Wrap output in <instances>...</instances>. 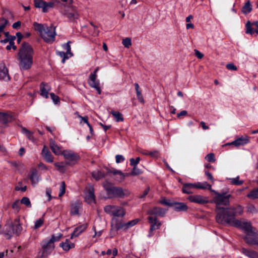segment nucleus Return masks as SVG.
I'll return each mask as SVG.
<instances>
[{
  "label": "nucleus",
  "instance_id": "33",
  "mask_svg": "<svg viewBox=\"0 0 258 258\" xmlns=\"http://www.w3.org/2000/svg\"><path fill=\"white\" fill-rule=\"evenodd\" d=\"M252 11V5L249 1H247L242 9V12L244 14H247Z\"/></svg>",
  "mask_w": 258,
  "mask_h": 258
},
{
  "label": "nucleus",
  "instance_id": "50",
  "mask_svg": "<svg viewBox=\"0 0 258 258\" xmlns=\"http://www.w3.org/2000/svg\"><path fill=\"white\" fill-rule=\"evenodd\" d=\"M65 191H66V184L64 181H62L60 183L58 196L59 197H61L62 195H64V194L65 193Z\"/></svg>",
  "mask_w": 258,
  "mask_h": 258
},
{
  "label": "nucleus",
  "instance_id": "37",
  "mask_svg": "<svg viewBox=\"0 0 258 258\" xmlns=\"http://www.w3.org/2000/svg\"><path fill=\"white\" fill-rule=\"evenodd\" d=\"M142 154L156 158L159 156V152L157 150H154L153 151H144L142 152Z\"/></svg>",
  "mask_w": 258,
  "mask_h": 258
},
{
  "label": "nucleus",
  "instance_id": "57",
  "mask_svg": "<svg viewBox=\"0 0 258 258\" xmlns=\"http://www.w3.org/2000/svg\"><path fill=\"white\" fill-rule=\"evenodd\" d=\"M90 24L93 27V32H92V35L97 36L99 33V30L97 26H96L92 22L90 23Z\"/></svg>",
  "mask_w": 258,
  "mask_h": 258
},
{
  "label": "nucleus",
  "instance_id": "25",
  "mask_svg": "<svg viewBox=\"0 0 258 258\" xmlns=\"http://www.w3.org/2000/svg\"><path fill=\"white\" fill-rule=\"evenodd\" d=\"M4 233L7 239H9L11 238L12 235L14 234L13 223H10L6 225Z\"/></svg>",
  "mask_w": 258,
  "mask_h": 258
},
{
  "label": "nucleus",
  "instance_id": "5",
  "mask_svg": "<svg viewBox=\"0 0 258 258\" xmlns=\"http://www.w3.org/2000/svg\"><path fill=\"white\" fill-rule=\"evenodd\" d=\"M35 30L38 31L44 41L48 43H52L55 40V28L48 27L41 24L34 22L33 24Z\"/></svg>",
  "mask_w": 258,
  "mask_h": 258
},
{
  "label": "nucleus",
  "instance_id": "4",
  "mask_svg": "<svg viewBox=\"0 0 258 258\" xmlns=\"http://www.w3.org/2000/svg\"><path fill=\"white\" fill-rule=\"evenodd\" d=\"M103 186L109 199L114 198H124L128 196L130 194L128 190L123 189L121 187L115 186L107 181L103 183Z\"/></svg>",
  "mask_w": 258,
  "mask_h": 258
},
{
  "label": "nucleus",
  "instance_id": "40",
  "mask_svg": "<svg viewBox=\"0 0 258 258\" xmlns=\"http://www.w3.org/2000/svg\"><path fill=\"white\" fill-rule=\"evenodd\" d=\"M142 173L143 171L141 169H139L137 166H133L132 172L131 173H126V176L138 175L142 174Z\"/></svg>",
  "mask_w": 258,
  "mask_h": 258
},
{
  "label": "nucleus",
  "instance_id": "7",
  "mask_svg": "<svg viewBox=\"0 0 258 258\" xmlns=\"http://www.w3.org/2000/svg\"><path fill=\"white\" fill-rule=\"evenodd\" d=\"M40 245L41 248L38 252V256L40 258L47 256L54 249V244H52L48 239L43 240Z\"/></svg>",
  "mask_w": 258,
  "mask_h": 258
},
{
  "label": "nucleus",
  "instance_id": "48",
  "mask_svg": "<svg viewBox=\"0 0 258 258\" xmlns=\"http://www.w3.org/2000/svg\"><path fill=\"white\" fill-rule=\"evenodd\" d=\"M8 24V21L7 19L4 18H0V33L3 31Z\"/></svg>",
  "mask_w": 258,
  "mask_h": 258
},
{
  "label": "nucleus",
  "instance_id": "26",
  "mask_svg": "<svg viewBox=\"0 0 258 258\" xmlns=\"http://www.w3.org/2000/svg\"><path fill=\"white\" fill-rule=\"evenodd\" d=\"M174 210L177 212L180 211H186L188 209L187 206L183 203H173V206Z\"/></svg>",
  "mask_w": 258,
  "mask_h": 258
},
{
  "label": "nucleus",
  "instance_id": "64",
  "mask_svg": "<svg viewBox=\"0 0 258 258\" xmlns=\"http://www.w3.org/2000/svg\"><path fill=\"white\" fill-rule=\"evenodd\" d=\"M124 158L121 155H117L115 156L116 162L119 163L121 162H123L124 160Z\"/></svg>",
  "mask_w": 258,
  "mask_h": 258
},
{
  "label": "nucleus",
  "instance_id": "27",
  "mask_svg": "<svg viewBox=\"0 0 258 258\" xmlns=\"http://www.w3.org/2000/svg\"><path fill=\"white\" fill-rule=\"evenodd\" d=\"M59 246L61 247L63 250L68 251L70 249L75 247V244L70 242L68 239H66L65 242L60 243Z\"/></svg>",
  "mask_w": 258,
  "mask_h": 258
},
{
  "label": "nucleus",
  "instance_id": "42",
  "mask_svg": "<svg viewBox=\"0 0 258 258\" xmlns=\"http://www.w3.org/2000/svg\"><path fill=\"white\" fill-rule=\"evenodd\" d=\"M253 25V23H251L249 21H247L246 25V34H250L252 35L254 33V31L253 30V29L252 28L251 26Z\"/></svg>",
  "mask_w": 258,
  "mask_h": 258
},
{
  "label": "nucleus",
  "instance_id": "30",
  "mask_svg": "<svg viewBox=\"0 0 258 258\" xmlns=\"http://www.w3.org/2000/svg\"><path fill=\"white\" fill-rule=\"evenodd\" d=\"M242 252L249 258H258V253L254 250L242 248Z\"/></svg>",
  "mask_w": 258,
  "mask_h": 258
},
{
  "label": "nucleus",
  "instance_id": "19",
  "mask_svg": "<svg viewBox=\"0 0 258 258\" xmlns=\"http://www.w3.org/2000/svg\"><path fill=\"white\" fill-rule=\"evenodd\" d=\"M10 79L8 74V70L5 63H0V80L8 81Z\"/></svg>",
  "mask_w": 258,
  "mask_h": 258
},
{
  "label": "nucleus",
  "instance_id": "51",
  "mask_svg": "<svg viewBox=\"0 0 258 258\" xmlns=\"http://www.w3.org/2000/svg\"><path fill=\"white\" fill-rule=\"evenodd\" d=\"M21 203L26 205L28 207H31L30 201L27 197H23L21 200Z\"/></svg>",
  "mask_w": 258,
  "mask_h": 258
},
{
  "label": "nucleus",
  "instance_id": "20",
  "mask_svg": "<svg viewBox=\"0 0 258 258\" xmlns=\"http://www.w3.org/2000/svg\"><path fill=\"white\" fill-rule=\"evenodd\" d=\"M88 227L87 223L83 224L80 226L77 227L73 232L71 234V239H73L74 237H78L82 233L85 231Z\"/></svg>",
  "mask_w": 258,
  "mask_h": 258
},
{
  "label": "nucleus",
  "instance_id": "10",
  "mask_svg": "<svg viewBox=\"0 0 258 258\" xmlns=\"http://www.w3.org/2000/svg\"><path fill=\"white\" fill-rule=\"evenodd\" d=\"M104 210L107 214L114 217H122L125 213L122 207L116 206L107 205L104 208Z\"/></svg>",
  "mask_w": 258,
  "mask_h": 258
},
{
  "label": "nucleus",
  "instance_id": "16",
  "mask_svg": "<svg viewBox=\"0 0 258 258\" xmlns=\"http://www.w3.org/2000/svg\"><path fill=\"white\" fill-rule=\"evenodd\" d=\"M15 117L11 112H0V122L3 124H7L15 120Z\"/></svg>",
  "mask_w": 258,
  "mask_h": 258
},
{
  "label": "nucleus",
  "instance_id": "43",
  "mask_svg": "<svg viewBox=\"0 0 258 258\" xmlns=\"http://www.w3.org/2000/svg\"><path fill=\"white\" fill-rule=\"evenodd\" d=\"M229 180L230 181L231 183L233 185H240L243 183V180H239V176L235 178H229Z\"/></svg>",
  "mask_w": 258,
  "mask_h": 258
},
{
  "label": "nucleus",
  "instance_id": "21",
  "mask_svg": "<svg viewBox=\"0 0 258 258\" xmlns=\"http://www.w3.org/2000/svg\"><path fill=\"white\" fill-rule=\"evenodd\" d=\"M111 227L112 229H114L116 231L123 228L125 230V223H123L116 218H113L111 222Z\"/></svg>",
  "mask_w": 258,
  "mask_h": 258
},
{
  "label": "nucleus",
  "instance_id": "22",
  "mask_svg": "<svg viewBox=\"0 0 258 258\" xmlns=\"http://www.w3.org/2000/svg\"><path fill=\"white\" fill-rule=\"evenodd\" d=\"M50 90V87L47 83L42 82L40 85V95L45 98H48V92Z\"/></svg>",
  "mask_w": 258,
  "mask_h": 258
},
{
  "label": "nucleus",
  "instance_id": "41",
  "mask_svg": "<svg viewBox=\"0 0 258 258\" xmlns=\"http://www.w3.org/2000/svg\"><path fill=\"white\" fill-rule=\"evenodd\" d=\"M54 165L57 168L59 172L64 173L66 171V167L62 162L55 163Z\"/></svg>",
  "mask_w": 258,
  "mask_h": 258
},
{
  "label": "nucleus",
  "instance_id": "60",
  "mask_svg": "<svg viewBox=\"0 0 258 258\" xmlns=\"http://www.w3.org/2000/svg\"><path fill=\"white\" fill-rule=\"evenodd\" d=\"M247 211L250 213H256L257 212L256 208L253 205H250L248 207Z\"/></svg>",
  "mask_w": 258,
  "mask_h": 258
},
{
  "label": "nucleus",
  "instance_id": "23",
  "mask_svg": "<svg viewBox=\"0 0 258 258\" xmlns=\"http://www.w3.org/2000/svg\"><path fill=\"white\" fill-rule=\"evenodd\" d=\"M85 200L89 204L95 202L94 189L93 186L89 187Z\"/></svg>",
  "mask_w": 258,
  "mask_h": 258
},
{
  "label": "nucleus",
  "instance_id": "39",
  "mask_svg": "<svg viewBox=\"0 0 258 258\" xmlns=\"http://www.w3.org/2000/svg\"><path fill=\"white\" fill-rule=\"evenodd\" d=\"M111 113L113 115V116L115 118V120L117 122L123 121V117L122 116V115L119 111L113 110V111H111Z\"/></svg>",
  "mask_w": 258,
  "mask_h": 258
},
{
  "label": "nucleus",
  "instance_id": "54",
  "mask_svg": "<svg viewBox=\"0 0 258 258\" xmlns=\"http://www.w3.org/2000/svg\"><path fill=\"white\" fill-rule=\"evenodd\" d=\"M140 161V158L137 157L136 159L134 158H131L130 159V165L132 166H136L139 164Z\"/></svg>",
  "mask_w": 258,
  "mask_h": 258
},
{
  "label": "nucleus",
  "instance_id": "45",
  "mask_svg": "<svg viewBox=\"0 0 258 258\" xmlns=\"http://www.w3.org/2000/svg\"><path fill=\"white\" fill-rule=\"evenodd\" d=\"M247 197L251 199H258V188L251 191Z\"/></svg>",
  "mask_w": 258,
  "mask_h": 258
},
{
  "label": "nucleus",
  "instance_id": "8",
  "mask_svg": "<svg viewBox=\"0 0 258 258\" xmlns=\"http://www.w3.org/2000/svg\"><path fill=\"white\" fill-rule=\"evenodd\" d=\"M212 192L215 194V196L213 198V201L217 205L227 206L229 204V199L231 197L230 194H220L214 190Z\"/></svg>",
  "mask_w": 258,
  "mask_h": 258
},
{
  "label": "nucleus",
  "instance_id": "53",
  "mask_svg": "<svg viewBox=\"0 0 258 258\" xmlns=\"http://www.w3.org/2000/svg\"><path fill=\"white\" fill-rule=\"evenodd\" d=\"M138 220L136 219V220H133L130 221L127 223H125V230L127 229L129 227L134 226L138 223Z\"/></svg>",
  "mask_w": 258,
  "mask_h": 258
},
{
  "label": "nucleus",
  "instance_id": "46",
  "mask_svg": "<svg viewBox=\"0 0 258 258\" xmlns=\"http://www.w3.org/2000/svg\"><path fill=\"white\" fill-rule=\"evenodd\" d=\"M57 54L62 58L61 62L63 63L65 62L66 59H68L70 57V55L68 54L67 52H64L63 51H58L57 52Z\"/></svg>",
  "mask_w": 258,
  "mask_h": 258
},
{
  "label": "nucleus",
  "instance_id": "1",
  "mask_svg": "<svg viewBox=\"0 0 258 258\" xmlns=\"http://www.w3.org/2000/svg\"><path fill=\"white\" fill-rule=\"evenodd\" d=\"M222 222H226L227 224L241 229L246 234L243 237L245 242L249 245L258 246V231L252 226L250 222L242 221L233 218L226 219V220H224Z\"/></svg>",
  "mask_w": 258,
  "mask_h": 258
},
{
  "label": "nucleus",
  "instance_id": "29",
  "mask_svg": "<svg viewBox=\"0 0 258 258\" xmlns=\"http://www.w3.org/2000/svg\"><path fill=\"white\" fill-rule=\"evenodd\" d=\"M29 178L30 179L32 185H35L38 182L37 177V171L36 169L33 168L31 170V173L29 175Z\"/></svg>",
  "mask_w": 258,
  "mask_h": 258
},
{
  "label": "nucleus",
  "instance_id": "15",
  "mask_svg": "<svg viewBox=\"0 0 258 258\" xmlns=\"http://www.w3.org/2000/svg\"><path fill=\"white\" fill-rule=\"evenodd\" d=\"M166 210L158 207H155L153 208H151L148 210L147 212V214L149 215V216H153L160 217H164Z\"/></svg>",
  "mask_w": 258,
  "mask_h": 258
},
{
  "label": "nucleus",
  "instance_id": "44",
  "mask_svg": "<svg viewBox=\"0 0 258 258\" xmlns=\"http://www.w3.org/2000/svg\"><path fill=\"white\" fill-rule=\"evenodd\" d=\"M62 237V234L61 233H58L57 235H55L53 234L51 236L50 239H48V240L52 243V244H54L55 242L58 241Z\"/></svg>",
  "mask_w": 258,
  "mask_h": 258
},
{
  "label": "nucleus",
  "instance_id": "24",
  "mask_svg": "<svg viewBox=\"0 0 258 258\" xmlns=\"http://www.w3.org/2000/svg\"><path fill=\"white\" fill-rule=\"evenodd\" d=\"M195 188L197 189H208L211 191H212L213 190L212 189V185L209 184L207 182L205 181L203 182H197L194 183Z\"/></svg>",
  "mask_w": 258,
  "mask_h": 258
},
{
  "label": "nucleus",
  "instance_id": "9",
  "mask_svg": "<svg viewBox=\"0 0 258 258\" xmlns=\"http://www.w3.org/2000/svg\"><path fill=\"white\" fill-rule=\"evenodd\" d=\"M59 3L58 0H52L49 2H46L42 0H34V4L36 8H41L43 13H46L49 9L53 8L55 4Z\"/></svg>",
  "mask_w": 258,
  "mask_h": 258
},
{
  "label": "nucleus",
  "instance_id": "13",
  "mask_svg": "<svg viewBox=\"0 0 258 258\" xmlns=\"http://www.w3.org/2000/svg\"><path fill=\"white\" fill-rule=\"evenodd\" d=\"M99 70V67L96 68L93 73L90 74L88 83L89 85L92 87L96 89L98 94L101 93V90L99 87V81L97 80V72Z\"/></svg>",
  "mask_w": 258,
  "mask_h": 258
},
{
  "label": "nucleus",
  "instance_id": "6",
  "mask_svg": "<svg viewBox=\"0 0 258 258\" xmlns=\"http://www.w3.org/2000/svg\"><path fill=\"white\" fill-rule=\"evenodd\" d=\"M62 2L66 3V5L63 6V9L61 11L62 14L69 19L70 21H74L79 19L80 15L75 6L72 5L73 0H61Z\"/></svg>",
  "mask_w": 258,
  "mask_h": 258
},
{
  "label": "nucleus",
  "instance_id": "35",
  "mask_svg": "<svg viewBox=\"0 0 258 258\" xmlns=\"http://www.w3.org/2000/svg\"><path fill=\"white\" fill-rule=\"evenodd\" d=\"M80 208V204L76 202L71 204V214L72 215L79 214V210Z\"/></svg>",
  "mask_w": 258,
  "mask_h": 258
},
{
  "label": "nucleus",
  "instance_id": "28",
  "mask_svg": "<svg viewBox=\"0 0 258 258\" xmlns=\"http://www.w3.org/2000/svg\"><path fill=\"white\" fill-rule=\"evenodd\" d=\"M195 189L194 183H187L183 184L182 191L183 193L190 194L193 193V189Z\"/></svg>",
  "mask_w": 258,
  "mask_h": 258
},
{
  "label": "nucleus",
  "instance_id": "36",
  "mask_svg": "<svg viewBox=\"0 0 258 258\" xmlns=\"http://www.w3.org/2000/svg\"><path fill=\"white\" fill-rule=\"evenodd\" d=\"M135 89L137 93V97L140 102L143 103L144 102L143 97L142 95L141 90L140 89L139 85L138 83L135 84Z\"/></svg>",
  "mask_w": 258,
  "mask_h": 258
},
{
  "label": "nucleus",
  "instance_id": "14",
  "mask_svg": "<svg viewBox=\"0 0 258 258\" xmlns=\"http://www.w3.org/2000/svg\"><path fill=\"white\" fill-rule=\"evenodd\" d=\"M187 199L192 203H195L200 205L206 204L209 202V201L206 197L199 195L189 196L187 198Z\"/></svg>",
  "mask_w": 258,
  "mask_h": 258
},
{
  "label": "nucleus",
  "instance_id": "18",
  "mask_svg": "<svg viewBox=\"0 0 258 258\" xmlns=\"http://www.w3.org/2000/svg\"><path fill=\"white\" fill-rule=\"evenodd\" d=\"M41 155L44 160L48 163H51L53 161V157L51 155L48 148L44 145L41 152Z\"/></svg>",
  "mask_w": 258,
  "mask_h": 258
},
{
  "label": "nucleus",
  "instance_id": "56",
  "mask_svg": "<svg viewBox=\"0 0 258 258\" xmlns=\"http://www.w3.org/2000/svg\"><path fill=\"white\" fill-rule=\"evenodd\" d=\"M50 97L51 99L53 100V102L55 104H57L58 102H59V98L58 96L56 95L53 93H51L50 94Z\"/></svg>",
  "mask_w": 258,
  "mask_h": 258
},
{
  "label": "nucleus",
  "instance_id": "2",
  "mask_svg": "<svg viewBox=\"0 0 258 258\" xmlns=\"http://www.w3.org/2000/svg\"><path fill=\"white\" fill-rule=\"evenodd\" d=\"M33 55L34 50L31 45L28 43L23 42L17 55L21 70H28L31 68Z\"/></svg>",
  "mask_w": 258,
  "mask_h": 258
},
{
  "label": "nucleus",
  "instance_id": "61",
  "mask_svg": "<svg viewBox=\"0 0 258 258\" xmlns=\"http://www.w3.org/2000/svg\"><path fill=\"white\" fill-rule=\"evenodd\" d=\"M12 208L14 209H16L17 211H19L20 209V203H19V200H17L15 201V202L12 205Z\"/></svg>",
  "mask_w": 258,
  "mask_h": 258
},
{
  "label": "nucleus",
  "instance_id": "63",
  "mask_svg": "<svg viewBox=\"0 0 258 258\" xmlns=\"http://www.w3.org/2000/svg\"><path fill=\"white\" fill-rule=\"evenodd\" d=\"M159 203L162 205H166L172 207L173 206V203H170L169 201H167L165 199L161 200Z\"/></svg>",
  "mask_w": 258,
  "mask_h": 258
},
{
  "label": "nucleus",
  "instance_id": "59",
  "mask_svg": "<svg viewBox=\"0 0 258 258\" xmlns=\"http://www.w3.org/2000/svg\"><path fill=\"white\" fill-rule=\"evenodd\" d=\"M43 223V220L42 219H39L37 220L35 222V228L37 229L40 227Z\"/></svg>",
  "mask_w": 258,
  "mask_h": 258
},
{
  "label": "nucleus",
  "instance_id": "55",
  "mask_svg": "<svg viewBox=\"0 0 258 258\" xmlns=\"http://www.w3.org/2000/svg\"><path fill=\"white\" fill-rule=\"evenodd\" d=\"M205 158L209 162H214L215 161V155L213 153L208 154Z\"/></svg>",
  "mask_w": 258,
  "mask_h": 258
},
{
  "label": "nucleus",
  "instance_id": "47",
  "mask_svg": "<svg viewBox=\"0 0 258 258\" xmlns=\"http://www.w3.org/2000/svg\"><path fill=\"white\" fill-rule=\"evenodd\" d=\"M71 41H69L67 43L62 45L63 48L67 50L66 52L70 55V56H73V53L71 52V47L70 45Z\"/></svg>",
  "mask_w": 258,
  "mask_h": 258
},
{
  "label": "nucleus",
  "instance_id": "58",
  "mask_svg": "<svg viewBox=\"0 0 258 258\" xmlns=\"http://www.w3.org/2000/svg\"><path fill=\"white\" fill-rule=\"evenodd\" d=\"M226 68L230 71H237V68L233 63H228L226 66Z\"/></svg>",
  "mask_w": 258,
  "mask_h": 258
},
{
  "label": "nucleus",
  "instance_id": "38",
  "mask_svg": "<svg viewBox=\"0 0 258 258\" xmlns=\"http://www.w3.org/2000/svg\"><path fill=\"white\" fill-rule=\"evenodd\" d=\"M92 176L96 180H99L105 176V174L101 171L97 170L92 172Z\"/></svg>",
  "mask_w": 258,
  "mask_h": 258
},
{
  "label": "nucleus",
  "instance_id": "11",
  "mask_svg": "<svg viewBox=\"0 0 258 258\" xmlns=\"http://www.w3.org/2000/svg\"><path fill=\"white\" fill-rule=\"evenodd\" d=\"M62 155L66 160V164L69 165H73L76 164L79 159V156L70 150L63 151Z\"/></svg>",
  "mask_w": 258,
  "mask_h": 258
},
{
  "label": "nucleus",
  "instance_id": "62",
  "mask_svg": "<svg viewBox=\"0 0 258 258\" xmlns=\"http://www.w3.org/2000/svg\"><path fill=\"white\" fill-rule=\"evenodd\" d=\"M205 173L206 175V176H207L208 179H209L211 181L212 183H214V179L212 174L211 173H210L208 170H205Z\"/></svg>",
  "mask_w": 258,
  "mask_h": 258
},
{
  "label": "nucleus",
  "instance_id": "17",
  "mask_svg": "<svg viewBox=\"0 0 258 258\" xmlns=\"http://www.w3.org/2000/svg\"><path fill=\"white\" fill-rule=\"evenodd\" d=\"M249 142V138L247 136H242L227 145H234L236 147L243 146Z\"/></svg>",
  "mask_w": 258,
  "mask_h": 258
},
{
  "label": "nucleus",
  "instance_id": "12",
  "mask_svg": "<svg viewBox=\"0 0 258 258\" xmlns=\"http://www.w3.org/2000/svg\"><path fill=\"white\" fill-rule=\"evenodd\" d=\"M148 220L150 225L148 236L150 237L154 235L153 231L159 229L162 223L156 216H149Z\"/></svg>",
  "mask_w": 258,
  "mask_h": 258
},
{
  "label": "nucleus",
  "instance_id": "52",
  "mask_svg": "<svg viewBox=\"0 0 258 258\" xmlns=\"http://www.w3.org/2000/svg\"><path fill=\"white\" fill-rule=\"evenodd\" d=\"M122 43L126 48H129L132 45L131 39L130 38H126L123 39Z\"/></svg>",
  "mask_w": 258,
  "mask_h": 258
},
{
  "label": "nucleus",
  "instance_id": "32",
  "mask_svg": "<svg viewBox=\"0 0 258 258\" xmlns=\"http://www.w3.org/2000/svg\"><path fill=\"white\" fill-rule=\"evenodd\" d=\"M13 229L14 234H16L17 235H19L22 230V228L21 226L19 221L17 219L15 220L13 222Z\"/></svg>",
  "mask_w": 258,
  "mask_h": 258
},
{
  "label": "nucleus",
  "instance_id": "34",
  "mask_svg": "<svg viewBox=\"0 0 258 258\" xmlns=\"http://www.w3.org/2000/svg\"><path fill=\"white\" fill-rule=\"evenodd\" d=\"M22 132L25 134L27 139L32 142L35 141V139L33 135V133L27 130L26 128L22 126Z\"/></svg>",
  "mask_w": 258,
  "mask_h": 258
},
{
  "label": "nucleus",
  "instance_id": "49",
  "mask_svg": "<svg viewBox=\"0 0 258 258\" xmlns=\"http://www.w3.org/2000/svg\"><path fill=\"white\" fill-rule=\"evenodd\" d=\"M109 172L113 173L114 175H119L121 179H124L125 177H126V173H123L121 171L118 170L113 169V170H110Z\"/></svg>",
  "mask_w": 258,
  "mask_h": 258
},
{
  "label": "nucleus",
  "instance_id": "3",
  "mask_svg": "<svg viewBox=\"0 0 258 258\" xmlns=\"http://www.w3.org/2000/svg\"><path fill=\"white\" fill-rule=\"evenodd\" d=\"M216 211V220L217 222L218 223L225 225L227 224L226 222L221 221L226 220V219H228L230 218L236 219L235 216L241 215L243 213V208L240 205L229 208L217 207Z\"/></svg>",
  "mask_w": 258,
  "mask_h": 258
},
{
  "label": "nucleus",
  "instance_id": "31",
  "mask_svg": "<svg viewBox=\"0 0 258 258\" xmlns=\"http://www.w3.org/2000/svg\"><path fill=\"white\" fill-rule=\"evenodd\" d=\"M50 147L54 154L55 155L62 154L61 148L53 140L50 141Z\"/></svg>",
  "mask_w": 258,
  "mask_h": 258
}]
</instances>
